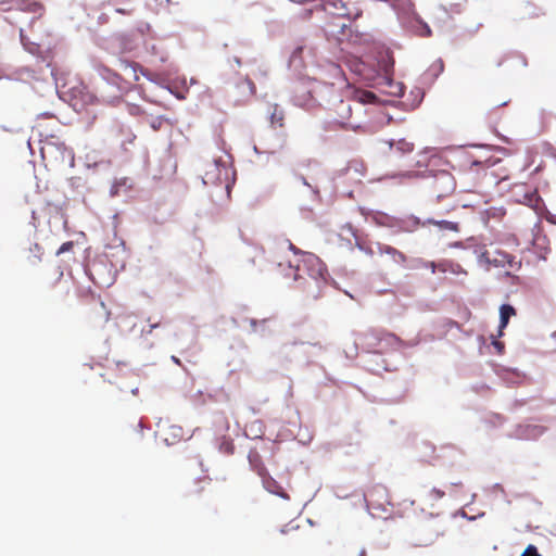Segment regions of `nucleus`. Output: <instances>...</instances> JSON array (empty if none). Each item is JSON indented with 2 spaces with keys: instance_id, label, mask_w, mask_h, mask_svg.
Returning <instances> with one entry per match:
<instances>
[{
  "instance_id": "nucleus-1",
  "label": "nucleus",
  "mask_w": 556,
  "mask_h": 556,
  "mask_svg": "<svg viewBox=\"0 0 556 556\" xmlns=\"http://www.w3.org/2000/svg\"><path fill=\"white\" fill-rule=\"evenodd\" d=\"M289 249L295 254L302 256L300 263L295 266L296 271L307 269L308 277L303 278V289L307 292V296L317 300L321 296V289L326 286L325 273L326 268L319 257L312 253H304L291 242Z\"/></svg>"
},
{
  "instance_id": "nucleus-2",
  "label": "nucleus",
  "mask_w": 556,
  "mask_h": 556,
  "mask_svg": "<svg viewBox=\"0 0 556 556\" xmlns=\"http://www.w3.org/2000/svg\"><path fill=\"white\" fill-rule=\"evenodd\" d=\"M324 5L332 14L356 20L362 15V8L358 0H323Z\"/></svg>"
},
{
  "instance_id": "nucleus-3",
  "label": "nucleus",
  "mask_w": 556,
  "mask_h": 556,
  "mask_svg": "<svg viewBox=\"0 0 556 556\" xmlns=\"http://www.w3.org/2000/svg\"><path fill=\"white\" fill-rule=\"evenodd\" d=\"M116 68L123 75L128 91L132 90L135 84L140 78V74L151 79L148 71H146L140 64L127 59H118Z\"/></svg>"
},
{
  "instance_id": "nucleus-4",
  "label": "nucleus",
  "mask_w": 556,
  "mask_h": 556,
  "mask_svg": "<svg viewBox=\"0 0 556 556\" xmlns=\"http://www.w3.org/2000/svg\"><path fill=\"white\" fill-rule=\"evenodd\" d=\"M43 249L37 242H28L20 251L18 260L21 266L26 269H35L42 262Z\"/></svg>"
},
{
  "instance_id": "nucleus-5",
  "label": "nucleus",
  "mask_w": 556,
  "mask_h": 556,
  "mask_svg": "<svg viewBox=\"0 0 556 556\" xmlns=\"http://www.w3.org/2000/svg\"><path fill=\"white\" fill-rule=\"evenodd\" d=\"M494 165L495 164H490L489 161L469 160L468 166L463 168V175L468 179L472 178L479 181L489 174L495 176V170L492 169Z\"/></svg>"
},
{
  "instance_id": "nucleus-6",
  "label": "nucleus",
  "mask_w": 556,
  "mask_h": 556,
  "mask_svg": "<svg viewBox=\"0 0 556 556\" xmlns=\"http://www.w3.org/2000/svg\"><path fill=\"white\" fill-rule=\"evenodd\" d=\"M319 85L315 83H300L295 86L293 91V98L296 104L301 106H309L311 103L315 100V94L317 93V89Z\"/></svg>"
},
{
  "instance_id": "nucleus-7",
  "label": "nucleus",
  "mask_w": 556,
  "mask_h": 556,
  "mask_svg": "<svg viewBox=\"0 0 556 556\" xmlns=\"http://www.w3.org/2000/svg\"><path fill=\"white\" fill-rule=\"evenodd\" d=\"M97 72L108 84L117 88V90L123 94L129 92L127 89V85L125 84L124 77L121 72L110 68L104 64L97 65Z\"/></svg>"
},
{
  "instance_id": "nucleus-8",
  "label": "nucleus",
  "mask_w": 556,
  "mask_h": 556,
  "mask_svg": "<svg viewBox=\"0 0 556 556\" xmlns=\"http://www.w3.org/2000/svg\"><path fill=\"white\" fill-rule=\"evenodd\" d=\"M42 125L38 122L35 128L38 130L41 142V154L42 157H46V154H52L53 149H59L62 153L67 152V148L64 142H59V139L54 135L43 134L41 131Z\"/></svg>"
},
{
  "instance_id": "nucleus-9",
  "label": "nucleus",
  "mask_w": 556,
  "mask_h": 556,
  "mask_svg": "<svg viewBox=\"0 0 556 556\" xmlns=\"http://www.w3.org/2000/svg\"><path fill=\"white\" fill-rule=\"evenodd\" d=\"M480 258L484 260L488 264H491L495 267H506L507 265L513 267L514 262L511 255L501 250H485L481 253Z\"/></svg>"
},
{
  "instance_id": "nucleus-10",
  "label": "nucleus",
  "mask_w": 556,
  "mask_h": 556,
  "mask_svg": "<svg viewBox=\"0 0 556 556\" xmlns=\"http://www.w3.org/2000/svg\"><path fill=\"white\" fill-rule=\"evenodd\" d=\"M432 189L433 192L437 193L438 198L452 193L455 189L453 177L448 173L442 172L435 177L432 184Z\"/></svg>"
},
{
  "instance_id": "nucleus-11",
  "label": "nucleus",
  "mask_w": 556,
  "mask_h": 556,
  "mask_svg": "<svg viewBox=\"0 0 556 556\" xmlns=\"http://www.w3.org/2000/svg\"><path fill=\"white\" fill-rule=\"evenodd\" d=\"M517 189L523 191V195L517 197L516 202L526 204L532 208H538L540 206L541 198L536 189L525 184L517 185Z\"/></svg>"
},
{
  "instance_id": "nucleus-12",
  "label": "nucleus",
  "mask_w": 556,
  "mask_h": 556,
  "mask_svg": "<svg viewBox=\"0 0 556 556\" xmlns=\"http://www.w3.org/2000/svg\"><path fill=\"white\" fill-rule=\"evenodd\" d=\"M264 488L275 494L278 495L285 500L289 498V495L286 493L283 488L268 473L266 472L264 476L261 477Z\"/></svg>"
},
{
  "instance_id": "nucleus-13",
  "label": "nucleus",
  "mask_w": 556,
  "mask_h": 556,
  "mask_svg": "<svg viewBox=\"0 0 556 556\" xmlns=\"http://www.w3.org/2000/svg\"><path fill=\"white\" fill-rule=\"evenodd\" d=\"M13 5L21 11L29 12L34 14H41L43 7L36 0H12Z\"/></svg>"
},
{
  "instance_id": "nucleus-14",
  "label": "nucleus",
  "mask_w": 556,
  "mask_h": 556,
  "mask_svg": "<svg viewBox=\"0 0 556 556\" xmlns=\"http://www.w3.org/2000/svg\"><path fill=\"white\" fill-rule=\"evenodd\" d=\"M269 123L273 128L285 126V112L278 104H270L268 109Z\"/></svg>"
},
{
  "instance_id": "nucleus-15",
  "label": "nucleus",
  "mask_w": 556,
  "mask_h": 556,
  "mask_svg": "<svg viewBox=\"0 0 556 556\" xmlns=\"http://www.w3.org/2000/svg\"><path fill=\"white\" fill-rule=\"evenodd\" d=\"M421 533L426 535L425 539H418L415 546H429L442 534L435 527L427 526L421 529Z\"/></svg>"
},
{
  "instance_id": "nucleus-16",
  "label": "nucleus",
  "mask_w": 556,
  "mask_h": 556,
  "mask_svg": "<svg viewBox=\"0 0 556 556\" xmlns=\"http://www.w3.org/2000/svg\"><path fill=\"white\" fill-rule=\"evenodd\" d=\"M389 149L392 153L404 155L406 153H410L414 150V144L406 141L405 139H400L397 141H390Z\"/></svg>"
},
{
  "instance_id": "nucleus-17",
  "label": "nucleus",
  "mask_w": 556,
  "mask_h": 556,
  "mask_svg": "<svg viewBox=\"0 0 556 556\" xmlns=\"http://www.w3.org/2000/svg\"><path fill=\"white\" fill-rule=\"evenodd\" d=\"M378 249H379L380 254L390 255L394 263H396V264L406 263L407 258H406L405 254L400 252L399 250L394 249L393 247L387 245V244H380Z\"/></svg>"
},
{
  "instance_id": "nucleus-18",
  "label": "nucleus",
  "mask_w": 556,
  "mask_h": 556,
  "mask_svg": "<svg viewBox=\"0 0 556 556\" xmlns=\"http://www.w3.org/2000/svg\"><path fill=\"white\" fill-rule=\"evenodd\" d=\"M438 271L452 273L454 275H466L467 271L458 263L452 261H442L438 263Z\"/></svg>"
},
{
  "instance_id": "nucleus-19",
  "label": "nucleus",
  "mask_w": 556,
  "mask_h": 556,
  "mask_svg": "<svg viewBox=\"0 0 556 556\" xmlns=\"http://www.w3.org/2000/svg\"><path fill=\"white\" fill-rule=\"evenodd\" d=\"M249 463L252 469L260 476H264L267 471L261 455L256 451H252L249 454Z\"/></svg>"
},
{
  "instance_id": "nucleus-20",
  "label": "nucleus",
  "mask_w": 556,
  "mask_h": 556,
  "mask_svg": "<svg viewBox=\"0 0 556 556\" xmlns=\"http://www.w3.org/2000/svg\"><path fill=\"white\" fill-rule=\"evenodd\" d=\"M516 315V309L509 304H503L500 308V336L502 330L508 325L509 318Z\"/></svg>"
},
{
  "instance_id": "nucleus-21",
  "label": "nucleus",
  "mask_w": 556,
  "mask_h": 556,
  "mask_svg": "<svg viewBox=\"0 0 556 556\" xmlns=\"http://www.w3.org/2000/svg\"><path fill=\"white\" fill-rule=\"evenodd\" d=\"M380 334L381 333L377 330H369V331L365 332L362 336V338H363V340L368 341L367 345L370 350H375L379 344Z\"/></svg>"
},
{
  "instance_id": "nucleus-22",
  "label": "nucleus",
  "mask_w": 556,
  "mask_h": 556,
  "mask_svg": "<svg viewBox=\"0 0 556 556\" xmlns=\"http://www.w3.org/2000/svg\"><path fill=\"white\" fill-rule=\"evenodd\" d=\"M337 110L340 112L341 119L338 121L340 124H345L344 119L349 118L351 115V106L348 102H344L343 100L339 101L337 105Z\"/></svg>"
},
{
  "instance_id": "nucleus-23",
  "label": "nucleus",
  "mask_w": 556,
  "mask_h": 556,
  "mask_svg": "<svg viewBox=\"0 0 556 556\" xmlns=\"http://www.w3.org/2000/svg\"><path fill=\"white\" fill-rule=\"evenodd\" d=\"M242 85L247 89V91H244V93H243V96L245 98H251L256 93V87L250 78L245 77L242 80Z\"/></svg>"
},
{
  "instance_id": "nucleus-24",
  "label": "nucleus",
  "mask_w": 556,
  "mask_h": 556,
  "mask_svg": "<svg viewBox=\"0 0 556 556\" xmlns=\"http://www.w3.org/2000/svg\"><path fill=\"white\" fill-rule=\"evenodd\" d=\"M147 323L149 324V329H142V332L150 334L153 329L160 327L162 317L150 316L147 318Z\"/></svg>"
},
{
  "instance_id": "nucleus-25",
  "label": "nucleus",
  "mask_w": 556,
  "mask_h": 556,
  "mask_svg": "<svg viewBox=\"0 0 556 556\" xmlns=\"http://www.w3.org/2000/svg\"><path fill=\"white\" fill-rule=\"evenodd\" d=\"M432 223L438 225L442 229H447V230H452V231L459 230V226L457 223L447 222V220L432 222Z\"/></svg>"
},
{
  "instance_id": "nucleus-26",
  "label": "nucleus",
  "mask_w": 556,
  "mask_h": 556,
  "mask_svg": "<svg viewBox=\"0 0 556 556\" xmlns=\"http://www.w3.org/2000/svg\"><path fill=\"white\" fill-rule=\"evenodd\" d=\"M219 448H220V451H223L226 454H232L233 450H235V445L231 441L224 440L223 443L220 444Z\"/></svg>"
},
{
  "instance_id": "nucleus-27",
  "label": "nucleus",
  "mask_w": 556,
  "mask_h": 556,
  "mask_svg": "<svg viewBox=\"0 0 556 556\" xmlns=\"http://www.w3.org/2000/svg\"><path fill=\"white\" fill-rule=\"evenodd\" d=\"M521 556H542L534 545H528Z\"/></svg>"
},
{
  "instance_id": "nucleus-28",
  "label": "nucleus",
  "mask_w": 556,
  "mask_h": 556,
  "mask_svg": "<svg viewBox=\"0 0 556 556\" xmlns=\"http://www.w3.org/2000/svg\"><path fill=\"white\" fill-rule=\"evenodd\" d=\"M74 248V243L73 241H67V242H64L58 250L56 254L60 255V254H63L65 252H68L71 251L72 249Z\"/></svg>"
},
{
  "instance_id": "nucleus-29",
  "label": "nucleus",
  "mask_w": 556,
  "mask_h": 556,
  "mask_svg": "<svg viewBox=\"0 0 556 556\" xmlns=\"http://www.w3.org/2000/svg\"><path fill=\"white\" fill-rule=\"evenodd\" d=\"M376 98H377L376 94L372 93L371 91H365V92H363L362 101L370 103V102H374L376 100Z\"/></svg>"
},
{
  "instance_id": "nucleus-30",
  "label": "nucleus",
  "mask_w": 556,
  "mask_h": 556,
  "mask_svg": "<svg viewBox=\"0 0 556 556\" xmlns=\"http://www.w3.org/2000/svg\"><path fill=\"white\" fill-rule=\"evenodd\" d=\"M492 345L496 349L498 354H503L505 350V344L498 340H493Z\"/></svg>"
},
{
  "instance_id": "nucleus-31",
  "label": "nucleus",
  "mask_w": 556,
  "mask_h": 556,
  "mask_svg": "<svg viewBox=\"0 0 556 556\" xmlns=\"http://www.w3.org/2000/svg\"><path fill=\"white\" fill-rule=\"evenodd\" d=\"M162 124H163V118H162V117H156L155 119H153V121L150 123V126H151L154 130H159V129L162 127Z\"/></svg>"
},
{
  "instance_id": "nucleus-32",
  "label": "nucleus",
  "mask_w": 556,
  "mask_h": 556,
  "mask_svg": "<svg viewBox=\"0 0 556 556\" xmlns=\"http://www.w3.org/2000/svg\"><path fill=\"white\" fill-rule=\"evenodd\" d=\"M126 182H127V179H126V178H125V179H123V181H122V182H115V184L112 186L111 193H112L113 195L117 194V193H118V188H119V186H121V185H126Z\"/></svg>"
},
{
  "instance_id": "nucleus-33",
  "label": "nucleus",
  "mask_w": 556,
  "mask_h": 556,
  "mask_svg": "<svg viewBox=\"0 0 556 556\" xmlns=\"http://www.w3.org/2000/svg\"><path fill=\"white\" fill-rule=\"evenodd\" d=\"M266 321H267L266 319H263V320L260 321V324L264 325ZM250 325L253 328V330L256 331L257 330L258 320L251 319L250 320Z\"/></svg>"
},
{
  "instance_id": "nucleus-34",
  "label": "nucleus",
  "mask_w": 556,
  "mask_h": 556,
  "mask_svg": "<svg viewBox=\"0 0 556 556\" xmlns=\"http://www.w3.org/2000/svg\"><path fill=\"white\" fill-rule=\"evenodd\" d=\"M428 267L431 269L432 273H435L438 270V264H435L434 262H430L428 264Z\"/></svg>"
},
{
  "instance_id": "nucleus-35",
  "label": "nucleus",
  "mask_w": 556,
  "mask_h": 556,
  "mask_svg": "<svg viewBox=\"0 0 556 556\" xmlns=\"http://www.w3.org/2000/svg\"><path fill=\"white\" fill-rule=\"evenodd\" d=\"M355 556H367V551L365 547H361Z\"/></svg>"
},
{
  "instance_id": "nucleus-36",
  "label": "nucleus",
  "mask_w": 556,
  "mask_h": 556,
  "mask_svg": "<svg viewBox=\"0 0 556 556\" xmlns=\"http://www.w3.org/2000/svg\"><path fill=\"white\" fill-rule=\"evenodd\" d=\"M513 194H514V197L516 199L517 197L523 195V191H520L519 189H517V186H516L514 191H513Z\"/></svg>"
},
{
  "instance_id": "nucleus-37",
  "label": "nucleus",
  "mask_w": 556,
  "mask_h": 556,
  "mask_svg": "<svg viewBox=\"0 0 556 556\" xmlns=\"http://www.w3.org/2000/svg\"><path fill=\"white\" fill-rule=\"evenodd\" d=\"M432 493H434L438 498H441L444 495L443 491H440V490H437V489H433Z\"/></svg>"
},
{
  "instance_id": "nucleus-38",
  "label": "nucleus",
  "mask_w": 556,
  "mask_h": 556,
  "mask_svg": "<svg viewBox=\"0 0 556 556\" xmlns=\"http://www.w3.org/2000/svg\"><path fill=\"white\" fill-rule=\"evenodd\" d=\"M172 361L177 365H181L180 359L176 356H172Z\"/></svg>"
},
{
  "instance_id": "nucleus-39",
  "label": "nucleus",
  "mask_w": 556,
  "mask_h": 556,
  "mask_svg": "<svg viewBox=\"0 0 556 556\" xmlns=\"http://www.w3.org/2000/svg\"><path fill=\"white\" fill-rule=\"evenodd\" d=\"M518 58H519V60L521 62V65L522 66H527V60L525 58H522V56H518Z\"/></svg>"
},
{
  "instance_id": "nucleus-40",
  "label": "nucleus",
  "mask_w": 556,
  "mask_h": 556,
  "mask_svg": "<svg viewBox=\"0 0 556 556\" xmlns=\"http://www.w3.org/2000/svg\"><path fill=\"white\" fill-rule=\"evenodd\" d=\"M41 116L45 117V118L54 117L52 114H49V113H45Z\"/></svg>"
},
{
  "instance_id": "nucleus-41",
  "label": "nucleus",
  "mask_w": 556,
  "mask_h": 556,
  "mask_svg": "<svg viewBox=\"0 0 556 556\" xmlns=\"http://www.w3.org/2000/svg\"><path fill=\"white\" fill-rule=\"evenodd\" d=\"M426 34H427V36L431 35V29L428 26H426Z\"/></svg>"
},
{
  "instance_id": "nucleus-42",
  "label": "nucleus",
  "mask_w": 556,
  "mask_h": 556,
  "mask_svg": "<svg viewBox=\"0 0 556 556\" xmlns=\"http://www.w3.org/2000/svg\"><path fill=\"white\" fill-rule=\"evenodd\" d=\"M21 39L23 42H25V36L23 35V31H21Z\"/></svg>"
},
{
  "instance_id": "nucleus-43",
  "label": "nucleus",
  "mask_w": 556,
  "mask_h": 556,
  "mask_svg": "<svg viewBox=\"0 0 556 556\" xmlns=\"http://www.w3.org/2000/svg\"><path fill=\"white\" fill-rule=\"evenodd\" d=\"M508 177H509L508 175H507V176H503V177H501V179H502V180H504V179H508Z\"/></svg>"
},
{
  "instance_id": "nucleus-44",
  "label": "nucleus",
  "mask_w": 556,
  "mask_h": 556,
  "mask_svg": "<svg viewBox=\"0 0 556 556\" xmlns=\"http://www.w3.org/2000/svg\"><path fill=\"white\" fill-rule=\"evenodd\" d=\"M496 65H497V66H501V65H502V61H497V62H496Z\"/></svg>"
},
{
  "instance_id": "nucleus-45",
  "label": "nucleus",
  "mask_w": 556,
  "mask_h": 556,
  "mask_svg": "<svg viewBox=\"0 0 556 556\" xmlns=\"http://www.w3.org/2000/svg\"><path fill=\"white\" fill-rule=\"evenodd\" d=\"M555 337H556V332H555Z\"/></svg>"
}]
</instances>
